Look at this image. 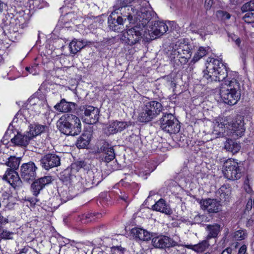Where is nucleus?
I'll list each match as a JSON object with an SVG mask.
<instances>
[{
    "mask_svg": "<svg viewBox=\"0 0 254 254\" xmlns=\"http://www.w3.org/2000/svg\"><path fill=\"white\" fill-rule=\"evenodd\" d=\"M160 127L165 131L169 133H176L180 129V126L178 124L173 114H165L160 120Z\"/></svg>",
    "mask_w": 254,
    "mask_h": 254,
    "instance_id": "7",
    "label": "nucleus"
},
{
    "mask_svg": "<svg viewBox=\"0 0 254 254\" xmlns=\"http://www.w3.org/2000/svg\"><path fill=\"white\" fill-rule=\"evenodd\" d=\"M86 166V163L83 161H77L71 164V171L74 172L78 171V170Z\"/></svg>",
    "mask_w": 254,
    "mask_h": 254,
    "instance_id": "40",
    "label": "nucleus"
},
{
    "mask_svg": "<svg viewBox=\"0 0 254 254\" xmlns=\"http://www.w3.org/2000/svg\"><path fill=\"white\" fill-rule=\"evenodd\" d=\"M231 239L234 241H242L247 238L248 233L247 231L243 229L237 230L230 235Z\"/></svg>",
    "mask_w": 254,
    "mask_h": 254,
    "instance_id": "34",
    "label": "nucleus"
},
{
    "mask_svg": "<svg viewBox=\"0 0 254 254\" xmlns=\"http://www.w3.org/2000/svg\"><path fill=\"white\" fill-rule=\"evenodd\" d=\"M244 189L247 193H250L252 191V189L250 186V180L247 179L244 182Z\"/></svg>",
    "mask_w": 254,
    "mask_h": 254,
    "instance_id": "44",
    "label": "nucleus"
},
{
    "mask_svg": "<svg viewBox=\"0 0 254 254\" xmlns=\"http://www.w3.org/2000/svg\"><path fill=\"white\" fill-rule=\"evenodd\" d=\"M89 132L83 133L77 140L76 146L79 148H84L89 144L91 139Z\"/></svg>",
    "mask_w": 254,
    "mask_h": 254,
    "instance_id": "31",
    "label": "nucleus"
},
{
    "mask_svg": "<svg viewBox=\"0 0 254 254\" xmlns=\"http://www.w3.org/2000/svg\"><path fill=\"white\" fill-rule=\"evenodd\" d=\"M245 131L244 121L241 116H237L235 119L228 116L216 123L213 133L219 137L228 136L236 139L243 136Z\"/></svg>",
    "mask_w": 254,
    "mask_h": 254,
    "instance_id": "2",
    "label": "nucleus"
},
{
    "mask_svg": "<svg viewBox=\"0 0 254 254\" xmlns=\"http://www.w3.org/2000/svg\"><path fill=\"white\" fill-rule=\"evenodd\" d=\"M14 233L6 229L1 230L0 231V238L2 239L10 240L13 239Z\"/></svg>",
    "mask_w": 254,
    "mask_h": 254,
    "instance_id": "39",
    "label": "nucleus"
},
{
    "mask_svg": "<svg viewBox=\"0 0 254 254\" xmlns=\"http://www.w3.org/2000/svg\"><path fill=\"white\" fill-rule=\"evenodd\" d=\"M206 230L208 232L206 236L207 240H210L212 238L217 237L218 234L220 232V225L218 224L213 225H207Z\"/></svg>",
    "mask_w": 254,
    "mask_h": 254,
    "instance_id": "26",
    "label": "nucleus"
},
{
    "mask_svg": "<svg viewBox=\"0 0 254 254\" xmlns=\"http://www.w3.org/2000/svg\"><path fill=\"white\" fill-rule=\"evenodd\" d=\"M52 180L50 176H44L35 180L31 186L33 194L37 196L46 186L52 183Z\"/></svg>",
    "mask_w": 254,
    "mask_h": 254,
    "instance_id": "14",
    "label": "nucleus"
},
{
    "mask_svg": "<svg viewBox=\"0 0 254 254\" xmlns=\"http://www.w3.org/2000/svg\"><path fill=\"white\" fill-rule=\"evenodd\" d=\"M108 23L110 29L118 32H120L123 30L122 27L124 24L121 18L116 17L112 14L109 16Z\"/></svg>",
    "mask_w": 254,
    "mask_h": 254,
    "instance_id": "20",
    "label": "nucleus"
},
{
    "mask_svg": "<svg viewBox=\"0 0 254 254\" xmlns=\"http://www.w3.org/2000/svg\"><path fill=\"white\" fill-rule=\"evenodd\" d=\"M242 19L247 23H250L254 21V13H247L242 18Z\"/></svg>",
    "mask_w": 254,
    "mask_h": 254,
    "instance_id": "42",
    "label": "nucleus"
},
{
    "mask_svg": "<svg viewBox=\"0 0 254 254\" xmlns=\"http://www.w3.org/2000/svg\"><path fill=\"white\" fill-rule=\"evenodd\" d=\"M4 3L0 0V13L2 12L3 8H4Z\"/></svg>",
    "mask_w": 254,
    "mask_h": 254,
    "instance_id": "53",
    "label": "nucleus"
},
{
    "mask_svg": "<svg viewBox=\"0 0 254 254\" xmlns=\"http://www.w3.org/2000/svg\"><path fill=\"white\" fill-rule=\"evenodd\" d=\"M162 104L156 101L146 102L141 107L138 120L141 123H147L156 118L162 111Z\"/></svg>",
    "mask_w": 254,
    "mask_h": 254,
    "instance_id": "5",
    "label": "nucleus"
},
{
    "mask_svg": "<svg viewBox=\"0 0 254 254\" xmlns=\"http://www.w3.org/2000/svg\"><path fill=\"white\" fill-rule=\"evenodd\" d=\"M114 9L111 14L116 16V17L121 18L124 23H125L127 19L129 21L132 20V16L130 12V8L128 6L115 5L114 6Z\"/></svg>",
    "mask_w": 254,
    "mask_h": 254,
    "instance_id": "17",
    "label": "nucleus"
},
{
    "mask_svg": "<svg viewBox=\"0 0 254 254\" xmlns=\"http://www.w3.org/2000/svg\"><path fill=\"white\" fill-rule=\"evenodd\" d=\"M26 70L28 71L30 73H31L33 75L37 74V71L35 70V69L34 67H26Z\"/></svg>",
    "mask_w": 254,
    "mask_h": 254,
    "instance_id": "49",
    "label": "nucleus"
},
{
    "mask_svg": "<svg viewBox=\"0 0 254 254\" xmlns=\"http://www.w3.org/2000/svg\"><path fill=\"white\" fill-rule=\"evenodd\" d=\"M240 164L234 159H229L224 163L223 173L224 177L228 180L235 181L242 176Z\"/></svg>",
    "mask_w": 254,
    "mask_h": 254,
    "instance_id": "6",
    "label": "nucleus"
},
{
    "mask_svg": "<svg viewBox=\"0 0 254 254\" xmlns=\"http://www.w3.org/2000/svg\"><path fill=\"white\" fill-rule=\"evenodd\" d=\"M28 251V248L27 247H24V248H23L20 250L19 254H21L23 253L26 254L27 253Z\"/></svg>",
    "mask_w": 254,
    "mask_h": 254,
    "instance_id": "52",
    "label": "nucleus"
},
{
    "mask_svg": "<svg viewBox=\"0 0 254 254\" xmlns=\"http://www.w3.org/2000/svg\"><path fill=\"white\" fill-rule=\"evenodd\" d=\"M106 227L105 225H102L101 226H100L99 227V231H100V229L102 228V229H103V228H105Z\"/></svg>",
    "mask_w": 254,
    "mask_h": 254,
    "instance_id": "59",
    "label": "nucleus"
},
{
    "mask_svg": "<svg viewBox=\"0 0 254 254\" xmlns=\"http://www.w3.org/2000/svg\"><path fill=\"white\" fill-rule=\"evenodd\" d=\"M204 254H210V253H208V252H206V253H205Z\"/></svg>",
    "mask_w": 254,
    "mask_h": 254,
    "instance_id": "61",
    "label": "nucleus"
},
{
    "mask_svg": "<svg viewBox=\"0 0 254 254\" xmlns=\"http://www.w3.org/2000/svg\"><path fill=\"white\" fill-rule=\"evenodd\" d=\"M235 44L239 47L240 46V44L241 43V40L239 38H237L235 40Z\"/></svg>",
    "mask_w": 254,
    "mask_h": 254,
    "instance_id": "54",
    "label": "nucleus"
},
{
    "mask_svg": "<svg viewBox=\"0 0 254 254\" xmlns=\"http://www.w3.org/2000/svg\"><path fill=\"white\" fill-rule=\"evenodd\" d=\"M143 29L140 26H135L128 29L124 33L126 39V43L130 46L134 45L139 42L142 38Z\"/></svg>",
    "mask_w": 254,
    "mask_h": 254,
    "instance_id": "9",
    "label": "nucleus"
},
{
    "mask_svg": "<svg viewBox=\"0 0 254 254\" xmlns=\"http://www.w3.org/2000/svg\"><path fill=\"white\" fill-rule=\"evenodd\" d=\"M207 54V50L204 47H200L197 52L195 54L192 61L196 63L201 58L206 55Z\"/></svg>",
    "mask_w": 254,
    "mask_h": 254,
    "instance_id": "37",
    "label": "nucleus"
},
{
    "mask_svg": "<svg viewBox=\"0 0 254 254\" xmlns=\"http://www.w3.org/2000/svg\"><path fill=\"white\" fill-rule=\"evenodd\" d=\"M9 222L8 219L7 218L4 217L0 213V230H1V226L3 225H5L8 223Z\"/></svg>",
    "mask_w": 254,
    "mask_h": 254,
    "instance_id": "45",
    "label": "nucleus"
},
{
    "mask_svg": "<svg viewBox=\"0 0 254 254\" xmlns=\"http://www.w3.org/2000/svg\"><path fill=\"white\" fill-rule=\"evenodd\" d=\"M152 209L153 210L159 211L166 214H170L171 213L170 209L167 207L165 200L163 199H160L157 201L152 206Z\"/></svg>",
    "mask_w": 254,
    "mask_h": 254,
    "instance_id": "29",
    "label": "nucleus"
},
{
    "mask_svg": "<svg viewBox=\"0 0 254 254\" xmlns=\"http://www.w3.org/2000/svg\"><path fill=\"white\" fill-rule=\"evenodd\" d=\"M3 179L7 181L14 189L19 188L22 185V181L14 170H7L3 177Z\"/></svg>",
    "mask_w": 254,
    "mask_h": 254,
    "instance_id": "18",
    "label": "nucleus"
},
{
    "mask_svg": "<svg viewBox=\"0 0 254 254\" xmlns=\"http://www.w3.org/2000/svg\"><path fill=\"white\" fill-rule=\"evenodd\" d=\"M247 247L245 245L242 246L239 250L238 254H248L247 253Z\"/></svg>",
    "mask_w": 254,
    "mask_h": 254,
    "instance_id": "46",
    "label": "nucleus"
},
{
    "mask_svg": "<svg viewBox=\"0 0 254 254\" xmlns=\"http://www.w3.org/2000/svg\"><path fill=\"white\" fill-rule=\"evenodd\" d=\"M128 127L127 122H120L118 121L110 122L107 127L104 128L105 133L110 135L121 132Z\"/></svg>",
    "mask_w": 254,
    "mask_h": 254,
    "instance_id": "16",
    "label": "nucleus"
},
{
    "mask_svg": "<svg viewBox=\"0 0 254 254\" xmlns=\"http://www.w3.org/2000/svg\"><path fill=\"white\" fill-rule=\"evenodd\" d=\"M177 52L181 58L185 59V62L190 59L192 54L190 46L185 44H181L177 49Z\"/></svg>",
    "mask_w": 254,
    "mask_h": 254,
    "instance_id": "24",
    "label": "nucleus"
},
{
    "mask_svg": "<svg viewBox=\"0 0 254 254\" xmlns=\"http://www.w3.org/2000/svg\"><path fill=\"white\" fill-rule=\"evenodd\" d=\"M168 29L166 24L162 21H156L148 29V39L153 40L165 33ZM148 38V37H147Z\"/></svg>",
    "mask_w": 254,
    "mask_h": 254,
    "instance_id": "12",
    "label": "nucleus"
},
{
    "mask_svg": "<svg viewBox=\"0 0 254 254\" xmlns=\"http://www.w3.org/2000/svg\"><path fill=\"white\" fill-rule=\"evenodd\" d=\"M151 243L154 248L160 249L173 247L177 244L173 239L164 235H159L153 238Z\"/></svg>",
    "mask_w": 254,
    "mask_h": 254,
    "instance_id": "13",
    "label": "nucleus"
},
{
    "mask_svg": "<svg viewBox=\"0 0 254 254\" xmlns=\"http://www.w3.org/2000/svg\"><path fill=\"white\" fill-rule=\"evenodd\" d=\"M61 161V157L59 155L51 153L45 154L40 160L42 167L46 170L60 166Z\"/></svg>",
    "mask_w": 254,
    "mask_h": 254,
    "instance_id": "11",
    "label": "nucleus"
},
{
    "mask_svg": "<svg viewBox=\"0 0 254 254\" xmlns=\"http://www.w3.org/2000/svg\"><path fill=\"white\" fill-rule=\"evenodd\" d=\"M200 205L202 209L208 213H217L221 210L220 201L215 199L208 198L201 200Z\"/></svg>",
    "mask_w": 254,
    "mask_h": 254,
    "instance_id": "15",
    "label": "nucleus"
},
{
    "mask_svg": "<svg viewBox=\"0 0 254 254\" xmlns=\"http://www.w3.org/2000/svg\"><path fill=\"white\" fill-rule=\"evenodd\" d=\"M81 115L84 121L87 124H94L99 120L100 111L92 106H83L81 107Z\"/></svg>",
    "mask_w": 254,
    "mask_h": 254,
    "instance_id": "8",
    "label": "nucleus"
},
{
    "mask_svg": "<svg viewBox=\"0 0 254 254\" xmlns=\"http://www.w3.org/2000/svg\"><path fill=\"white\" fill-rule=\"evenodd\" d=\"M75 106L76 104L75 103L67 102L65 99H62L60 103L55 105L54 108L59 112L67 113L74 110Z\"/></svg>",
    "mask_w": 254,
    "mask_h": 254,
    "instance_id": "21",
    "label": "nucleus"
},
{
    "mask_svg": "<svg viewBox=\"0 0 254 254\" xmlns=\"http://www.w3.org/2000/svg\"><path fill=\"white\" fill-rule=\"evenodd\" d=\"M120 198H121L122 199H123V200H125V201H127V198H128V196H127V194H124V195H123L121 196H120Z\"/></svg>",
    "mask_w": 254,
    "mask_h": 254,
    "instance_id": "56",
    "label": "nucleus"
},
{
    "mask_svg": "<svg viewBox=\"0 0 254 254\" xmlns=\"http://www.w3.org/2000/svg\"><path fill=\"white\" fill-rule=\"evenodd\" d=\"M21 159L19 157L15 156H10L8 158V161L5 162V165L10 167L7 170H14L15 171L18 168L20 163Z\"/></svg>",
    "mask_w": 254,
    "mask_h": 254,
    "instance_id": "35",
    "label": "nucleus"
},
{
    "mask_svg": "<svg viewBox=\"0 0 254 254\" xmlns=\"http://www.w3.org/2000/svg\"><path fill=\"white\" fill-rule=\"evenodd\" d=\"M241 9L243 13L254 11V0H250L244 4L242 6Z\"/></svg>",
    "mask_w": 254,
    "mask_h": 254,
    "instance_id": "38",
    "label": "nucleus"
},
{
    "mask_svg": "<svg viewBox=\"0 0 254 254\" xmlns=\"http://www.w3.org/2000/svg\"><path fill=\"white\" fill-rule=\"evenodd\" d=\"M206 71L203 79L207 82L212 81H223L220 87L219 94L224 102L230 105L236 104L241 95L239 82L235 78L228 77L227 69L221 60L208 58L206 61Z\"/></svg>",
    "mask_w": 254,
    "mask_h": 254,
    "instance_id": "1",
    "label": "nucleus"
},
{
    "mask_svg": "<svg viewBox=\"0 0 254 254\" xmlns=\"http://www.w3.org/2000/svg\"><path fill=\"white\" fill-rule=\"evenodd\" d=\"M140 17L143 19L147 21H149L152 16L154 15V12L149 8H142L140 10Z\"/></svg>",
    "mask_w": 254,
    "mask_h": 254,
    "instance_id": "36",
    "label": "nucleus"
},
{
    "mask_svg": "<svg viewBox=\"0 0 254 254\" xmlns=\"http://www.w3.org/2000/svg\"><path fill=\"white\" fill-rule=\"evenodd\" d=\"M231 38H232V39L233 41H235L236 39V38H237L236 37V36L235 35H234L233 36H232V37H231Z\"/></svg>",
    "mask_w": 254,
    "mask_h": 254,
    "instance_id": "58",
    "label": "nucleus"
},
{
    "mask_svg": "<svg viewBox=\"0 0 254 254\" xmlns=\"http://www.w3.org/2000/svg\"><path fill=\"white\" fill-rule=\"evenodd\" d=\"M45 126L39 124H32L30 126L29 130L27 132V134L30 137L31 139L34 136H36L43 132L46 128Z\"/></svg>",
    "mask_w": 254,
    "mask_h": 254,
    "instance_id": "27",
    "label": "nucleus"
},
{
    "mask_svg": "<svg viewBox=\"0 0 254 254\" xmlns=\"http://www.w3.org/2000/svg\"><path fill=\"white\" fill-rule=\"evenodd\" d=\"M92 216V214H87L86 216H85V217L86 219H89L87 222L92 221L93 219L91 218V217Z\"/></svg>",
    "mask_w": 254,
    "mask_h": 254,
    "instance_id": "55",
    "label": "nucleus"
},
{
    "mask_svg": "<svg viewBox=\"0 0 254 254\" xmlns=\"http://www.w3.org/2000/svg\"><path fill=\"white\" fill-rule=\"evenodd\" d=\"M220 198L221 200L228 201L229 200L231 193V188L227 185L222 186L218 190Z\"/></svg>",
    "mask_w": 254,
    "mask_h": 254,
    "instance_id": "33",
    "label": "nucleus"
},
{
    "mask_svg": "<svg viewBox=\"0 0 254 254\" xmlns=\"http://www.w3.org/2000/svg\"><path fill=\"white\" fill-rule=\"evenodd\" d=\"M132 233L135 236V238L141 241H148L151 238L150 233L141 228H135L132 229Z\"/></svg>",
    "mask_w": 254,
    "mask_h": 254,
    "instance_id": "28",
    "label": "nucleus"
},
{
    "mask_svg": "<svg viewBox=\"0 0 254 254\" xmlns=\"http://www.w3.org/2000/svg\"><path fill=\"white\" fill-rule=\"evenodd\" d=\"M86 45V42L76 39L73 40L69 44L70 53L75 55Z\"/></svg>",
    "mask_w": 254,
    "mask_h": 254,
    "instance_id": "25",
    "label": "nucleus"
},
{
    "mask_svg": "<svg viewBox=\"0 0 254 254\" xmlns=\"http://www.w3.org/2000/svg\"><path fill=\"white\" fill-rule=\"evenodd\" d=\"M15 21L16 25H18L21 29L24 28L27 26L28 23V14H25L23 11H20L16 16Z\"/></svg>",
    "mask_w": 254,
    "mask_h": 254,
    "instance_id": "32",
    "label": "nucleus"
},
{
    "mask_svg": "<svg viewBox=\"0 0 254 254\" xmlns=\"http://www.w3.org/2000/svg\"><path fill=\"white\" fill-rule=\"evenodd\" d=\"M232 252V248L228 247L223 250L221 254H231Z\"/></svg>",
    "mask_w": 254,
    "mask_h": 254,
    "instance_id": "50",
    "label": "nucleus"
},
{
    "mask_svg": "<svg viewBox=\"0 0 254 254\" xmlns=\"http://www.w3.org/2000/svg\"><path fill=\"white\" fill-rule=\"evenodd\" d=\"M216 16L218 18H221L222 20H228L231 17L230 13L226 11L218 10L216 12Z\"/></svg>",
    "mask_w": 254,
    "mask_h": 254,
    "instance_id": "41",
    "label": "nucleus"
},
{
    "mask_svg": "<svg viewBox=\"0 0 254 254\" xmlns=\"http://www.w3.org/2000/svg\"><path fill=\"white\" fill-rule=\"evenodd\" d=\"M154 194H155L154 192L150 191V193H149V196H152V195H154Z\"/></svg>",
    "mask_w": 254,
    "mask_h": 254,
    "instance_id": "60",
    "label": "nucleus"
},
{
    "mask_svg": "<svg viewBox=\"0 0 254 254\" xmlns=\"http://www.w3.org/2000/svg\"><path fill=\"white\" fill-rule=\"evenodd\" d=\"M103 154L100 157V159L106 163H109L115 158V154L113 148L105 142L100 148Z\"/></svg>",
    "mask_w": 254,
    "mask_h": 254,
    "instance_id": "19",
    "label": "nucleus"
},
{
    "mask_svg": "<svg viewBox=\"0 0 254 254\" xmlns=\"http://www.w3.org/2000/svg\"><path fill=\"white\" fill-rule=\"evenodd\" d=\"M241 145L235 140L228 138L224 143V148L233 154L238 153L241 149Z\"/></svg>",
    "mask_w": 254,
    "mask_h": 254,
    "instance_id": "23",
    "label": "nucleus"
},
{
    "mask_svg": "<svg viewBox=\"0 0 254 254\" xmlns=\"http://www.w3.org/2000/svg\"><path fill=\"white\" fill-rule=\"evenodd\" d=\"M101 175L100 172H94L92 170H88L82 176H78L76 178L78 182L74 186L77 192L73 195L85 191V190L92 188L94 184L98 185L102 180V179L100 178Z\"/></svg>",
    "mask_w": 254,
    "mask_h": 254,
    "instance_id": "4",
    "label": "nucleus"
},
{
    "mask_svg": "<svg viewBox=\"0 0 254 254\" xmlns=\"http://www.w3.org/2000/svg\"><path fill=\"white\" fill-rule=\"evenodd\" d=\"M60 131L66 135L75 136L81 131V124L79 119L72 114L62 116L57 123Z\"/></svg>",
    "mask_w": 254,
    "mask_h": 254,
    "instance_id": "3",
    "label": "nucleus"
},
{
    "mask_svg": "<svg viewBox=\"0 0 254 254\" xmlns=\"http://www.w3.org/2000/svg\"><path fill=\"white\" fill-rule=\"evenodd\" d=\"M133 0H118L116 5H119L120 6H127V5Z\"/></svg>",
    "mask_w": 254,
    "mask_h": 254,
    "instance_id": "43",
    "label": "nucleus"
},
{
    "mask_svg": "<svg viewBox=\"0 0 254 254\" xmlns=\"http://www.w3.org/2000/svg\"><path fill=\"white\" fill-rule=\"evenodd\" d=\"M62 195H63V197H64V192H63Z\"/></svg>",
    "mask_w": 254,
    "mask_h": 254,
    "instance_id": "62",
    "label": "nucleus"
},
{
    "mask_svg": "<svg viewBox=\"0 0 254 254\" xmlns=\"http://www.w3.org/2000/svg\"><path fill=\"white\" fill-rule=\"evenodd\" d=\"M37 169V167L33 162L23 163L20 167V174L21 179L26 182L33 181L36 177Z\"/></svg>",
    "mask_w": 254,
    "mask_h": 254,
    "instance_id": "10",
    "label": "nucleus"
},
{
    "mask_svg": "<svg viewBox=\"0 0 254 254\" xmlns=\"http://www.w3.org/2000/svg\"><path fill=\"white\" fill-rule=\"evenodd\" d=\"M73 196V195H69V196H67L66 197V199H64V201H66L67 200L71 199H72V198Z\"/></svg>",
    "mask_w": 254,
    "mask_h": 254,
    "instance_id": "57",
    "label": "nucleus"
},
{
    "mask_svg": "<svg viewBox=\"0 0 254 254\" xmlns=\"http://www.w3.org/2000/svg\"><path fill=\"white\" fill-rule=\"evenodd\" d=\"M212 4V0H206L205 2V6L207 9H209Z\"/></svg>",
    "mask_w": 254,
    "mask_h": 254,
    "instance_id": "51",
    "label": "nucleus"
},
{
    "mask_svg": "<svg viewBox=\"0 0 254 254\" xmlns=\"http://www.w3.org/2000/svg\"><path fill=\"white\" fill-rule=\"evenodd\" d=\"M40 101L38 98H33L29 99L28 100V104L30 105H36L37 104V103L39 102Z\"/></svg>",
    "mask_w": 254,
    "mask_h": 254,
    "instance_id": "47",
    "label": "nucleus"
},
{
    "mask_svg": "<svg viewBox=\"0 0 254 254\" xmlns=\"http://www.w3.org/2000/svg\"><path fill=\"white\" fill-rule=\"evenodd\" d=\"M209 246L208 240H203L196 245H187L186 247L191 249L197 253H202L205 251Z\"/></svg>",
    "mask_w": 254,
    "mask_h": 254,
    "instance_id": "30",
    "label": "nucleus"
},
{
    "mask_svg": "<svg viewBox=\"0 0 254 254\" xmlns=\"http://www.w3.org/2000/svg\"><path fill=\"white\" fill-rule=\"evenodd\" d=\"M253 203L254 204L252 199H249L247 203L246 210L247 211L251 210V209L252 208Z\"/></svg>",
    "mask_w": 254,
    "mask_h": 254,
    "instance_id": "48",
    "label": "nucleus"
},
{
    "mask_svg": "<svg viewBox=\"0 0 254 254\" xmlns=\"http://www.w3.org/2000/svg\"><path fill=\"white\" fill-rule=\"evenodd\" d=\"M31 140L30 137L28 134H22L18 133L13 138L11 139L12 143L15 145L26 146Z\"/></svg>",
    "mask_w": 254,
    "mask_h": 254,
    "instance_id": "22",
    "label": "nucleus"
}]
</instances>
